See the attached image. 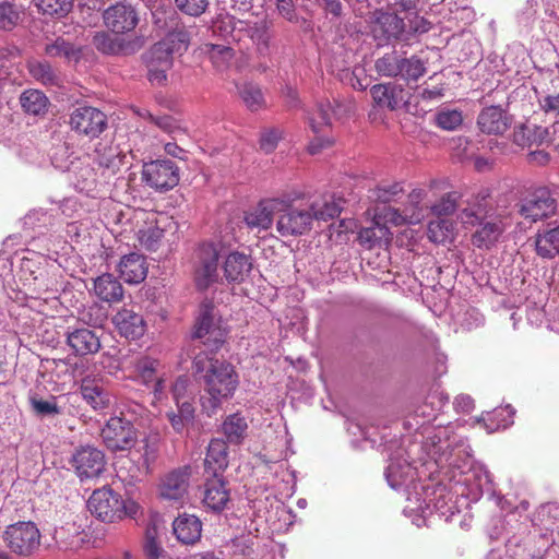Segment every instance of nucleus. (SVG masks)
<instances>
[{
    "label": "nucleus",
    "mask_w": 559,
    "mask_h": 559,
    "mask_svg": "<svg viewBox=\"0 0 559 559\" xmlns=\"http://www.w3.org/2000/svg\"><path fill=\"white\" fill-rule=\"evenodd\" d=\"M278 14L288 22L298 20L296 0H274Z\"/></svg>",
    "instance_id": "58"
},
{
    "label": "nucleus",
    "mask_w": 559,
    "mask_h": 559,
    "mask_svg": "<svg viewBox=\"0 0 559 559\" xmlns=\"http://www.w3.org/2000/svg\"><path fill=\"white\" fill-rule=\"evenodd\" d=\"M20 103L26 112L38 116L47 110L48 98L38 90H27L22 93Z\"/></svg>",
    "instance_id": "34"
},
{
    "label": "nucleus",
    "mask_w": 559,
    "mask_h": 559,
    "mask_svg": "<svg viewBox=\"0 0 559 559\" xmlns=\"http://www.w3.org/2000/svg\"><path fill=\"white\" fill-rule=\"evenodd\" d=\"M489 193L487 190H481L477 194L473 195L466 201V203L473 207V210L481 216L483 219L489 218L491 207L489 206Z\"/></svg>",
    "instance_id": "51"
},
{
    "label": "nucleus",
    "mask_w": 559,
    "mask_h": 559,
    "mask_svg": "<svg viewBox=\"0 0 559 559\" xmlns=\"http://www.w3.org/2000/svg\"><path fill=\"white\" fill-rule=\"evenodd\" d=\"M386 231L384 227L366 228L360 233L359 237L362 243H368L369 248H371L385 236Z\"/></svg>",
    "instance_id": "60"
},
{
    "label": "nucleus",
    "mask_w": 559,
    "mask_h": 559,
    "mask_svg": "<svg viewBox=\"0 0 559 559\" xmlns=\"http://www.w3.org/2000/svg\"><path fill=\"white\" fill-rule=\"evenodd\" d=\"M21 19V12L13 3L8 1L0 3V28L3 31L13 29Z\"/></svg>",
    "instance_id": "46"
},
{
    "label": "nucleus",
    "mask_w": 559,
    "mask_h": 559,
    "mask_svg": "<svg viewBox=\"0 0 559 559\" xmlns=\"http://www.w3.org/2000/svg\"><path fill=\"white\" fill-rule=\"evenodd\" d=\"M453 225L448 219L439 218L431 221L428 225V237L431 241L442 243L452 234Z\"/></svg>",
    "instance_id": "45"
},
{
    "label": "nucleus",
    "mask_w": 559,
    "mask_h": 559,
    "mask_svg": "<svg viewBox=\"0 0 559 559\" xmlns=\"http://www.w3.org/2000/svg\"><path fill=\"white\" fill-rule=\"evenodd\" d=\"M173 531L182 544H194L201 537L202 523L195 515H179L173 523Z\"/></svg>",
    "instance_id": "25"
},
{
    "label": "nucleus",
    "mask_w": 559,
    "mask_h": 559,
    "mask_svg": "<svg viewBox=\"0 0 559 559\" xmlns=\"http://www.w3.org/2000/svg\"><path fill=\"white\" fill-rule=\"evenodd\" d=\"M72 461L79 477L82 479L97 477L105 467L103 452L92 447L78 450Z\"/></svg>",
    "instance_id": "18"
},
{
    "label": "nucleus",
    "mask_w": 559,
    "mask_h": 559,
    "mask_svg": "<svg viewBox=\"0 0 559 559\" xmlns=\"http://www.w3.org/2000/svg\"><path fill=\"white\" fill-rule=\"evenodd\" d=\"M130 152L129 145L126 143L122 144L118 142L115 147H109V157H107V169L112 168V171L116 173L119 170L120 166H127V153Z\"/></svg>",
    "instance_id": "49"
},
{
    "label": "nucleus",
    "mask_w": 559,
    "mask_h": 559,
    "mask_svg": "<svg viewBox=\"0 0 559 559\" xmlns=\"http://www.w3.org/2000/svg\"><path fill=\"white\" fill-rule=\"evenodd\" d=\"M68 147L66 145H60L56 147L55 152L51 155L52 165L62 171L70 170V166L72 162L68 160L69 156Z\"/></svg>",
    "instance_id": "59"
},
{
    "label": "nucleus",
    "mask_w": 559,
    "mask_h": 559,
    "mask_svg": "<svg viewBox=\"0 0 559 559\" xmlns=\"http://www.w3.org/2000/svg\"><path fill=\"white\" fill-rule=\"evenodd\" d=\"M28 70L33 78L44 84H52L55 82V73L51 66L46 61H31Z\"/></svg>",
    "instance_id": "48"
},
{
    "label": "nucleus",
    "mask_w": 559,
    "mask_h": 559,
    "mask_svg": "<svg viewBox=\"0 0 559 559\" xmlns=\"http://www.w3.org/2000/svg\"><path fill=\"white\" fill-rule=\"evenodd\" d=\"M228 466V447L223 439H212L204 459V489H223L226 486L224 472Z\"/></svg>",
    "instance_id": "6"
},
{
    "label": "nucleus",
    "mask_w": 559,
    "mask_h": 559,
    "mask_svg": "<svg viewBox=\"0 0 559 559\" xmlns=\"http://www.w3.org/2000/svg\"><path fill=\"white\" fill-rule=\"evenodd\" d=\"M374 70L380 76H400L407 83L417 82L427 71L425 62L417 56L406 58L395 49L379 57L374 61Z\"/></svg>",
    "instance_id": "5"
},
{
    "label": "nucleus",
    "mask_w": 559,
    "mask_h": 559,
    "mask_svg": "<svg viewBox=\"0 0 559 559\" xmlns=\"http://www.w3.org/2000/svg\"><path fill=\"white\" fill-rule=\"evenodd\" d=\"M282 136L283 131L278 128L263 129L260 135V148L266 154L273 152Z\"/></svg>",
    "instance_id": "52"
},
{
    "label": "nucleus",
    "mask_w": 559,
    "mask_h": 559,
    "mask_svg": "<svg viewBox=\"0 0 559 559\" xmlns=\"http://www.w3.org/2000/svg\"><path fill=\"white\" fill-rule=\"evenodd\" d=\"M118 271L120 278L126 283L139 284L147 274L145 259L139 253L124 254L118 264Z\"/></svg>",
    "instance_id": "23"
},
{
    "label": "nucleus",
    "mask_w": 559,
    "mask_h": 559,
    "mask_svg": "<svg viewBox=\"0 0 559 559\" xmlns=\"http://www.w3.org/2000/svg\"><path fill=\"white\" fill-rule=\"evenodd\" d=\"M68 345L78 355L96 353L100 348V338L88 329H79L68 334Z\"/></svg>",
    "instance_id": "26"
},
{
    "label": "nucleus",
    "mask_w": 559,
    "mask_h": 559,
    "mask_svg": "<svg viewBox=\"0 0 559 559\" xmlns=\"http://www.w3.org/2000/svg\"><path fill=\"white\" fill-rule=\"evenodd\" d=\"M203 50L209 56L213 66L218 70L225 69L234 58V49L228 45L205 44Z\"/></svg>",
    "instance_id": "38"
},
{
    "label": "nucleus",
    "mask_w": 559,
    "mask_h": 559,
    "mask_svg": "<svg viewBox=\"0 0 559 559\" xmlns=\"http://www.w3.org/2000/svg\"><path fill=\"white\" fill-rule=\"evenodd\" d=\"M147 117L152 123H154L157 128L166 133L174 134L175 132L180 131L176 120L170 116H154L151 112H147Z\"/></svg>",
    "instance_id": "57"
},
{
    "label": "nucleus",
    "mask_w": 559,
    "mask_h": 559,
    "mask_svg": "<svg viewBox=\"0 0 559 559\" xmlns=\"http://www.w3.org/2000/svg\"><path fill=\"white\" fill-rule=\"evenodd\" d=\"M239 96L246 107L251 111H258L265 107V99L261 87L253 83H245L239 87Z\"/></svg>",
    "instance_id": "37"
},
{
    "label": "nucleus",
    "mask_w": 559,
    "mask_h": 559,
    "mask_svg": "<svg viewBox=\"0 0 559 559\" xmlns=\"http://www.w3.org/2000/svg\"><path fill=\"white\" fill-rule=\"evenodd\" d=\"M80 13L83 21L88 26H97L105 22V1L104 0H80Z\"/></svg>",
    "instance_id": "33"
},
{
    "label": "nucleus",
    "mask_w": 559,
    "mask_h": 559,
    "mask_svg": "<svg viewBox=\"0 0 559 559\" xmlns=\"http://www.w3.org/2000/svg\"><path fill=\"white\" fill-rule=\"evenodd\" d=\"M164 520L157 512H151L144 533V540L158 539L159 530L164 527Z\"/></svg>",
    "instance_id": "56"
},
{
    "label": "nucleus",
    "mask_w": 559,
    "mask_h": 559,
    "mask_svg": "<svg viewBox=\"0 0 559 559\" xmlns=\"http://www.w3.org/2000/svg\"><path fill=\"white\" fill-rule=\"evenodd\" d=\"M160 41L169 48L173 55L182 53L189 47L190 33L185 28H177L169 32Z\"/></svg>",
    "instance_id": "42"
},
{
    "label": "nucleus",
    "mask_w": 559,
    "mask_h": 559,
    "mask_svg": "<svg viewBox=\"0 0 559 559\" xmlns=\"http://www.w3.org/2000/svg\"><path fill=\"white\" fill-rule=\"evenodd\" d=\"M248 424L240 414H231L222 424V432L228 443L240 444L247 436Z\"/></svg>",
    "instance_id": "32"
},
{
    "label": "nucleus",
    "mask_w": 559,
    "mask_h": 559,
    "mask_svg": "<svg viewBox=\"0 0 559 559\" xmlns=\"http://www.w3.org/2000/svg\"><path fill=\"white\" fill-rule=\"evenodd\" d=\"M229 502V491H204L203 503L213 512L223 511Z\"/></svg>",
    "instance_id": "50"
},
{
    "label": "nucleus",
    "mask_w": 559,
    "mask_h": 559,
    "mask_svg": "<svg viewBox=\"0 0 559 559\" xmlns=\"http://www.w3.org/2000/svg\"><path fill=\"white\" fill-rule=\"evenodd\" d=\"M173 52L162 41L156 43L145 53L144 59L146 64H155L164 69H171L173 67Z\"/></svg>",
    "instance_id": "41"
},
{
    "label": "nucleus",
    "mask_w": 559,
    "mask_h": 559,
    "mask_svg": "<svg viewBox=\"0 0 559 559\" xmlns=\"http://www.w3.org/2000/svg\"><path fill=\"white\" fill-rule=\"evenodd\" d=\"M86 508L96 519L103 520L105 514V491H92Z\"/></svg>",
    "instance_id": "53"
},
{
    "label": "nucleus",
    "mask_w": 559,
    "mask_h": 559,
    "mask_svg": "<svg viewBox=\"0 0 559 559\" xmlns=\"http://www.w3.org/2000/svg\"><path fill=\"white\" fill-rule=\"evenodd\" d=\"M136 369L139 371V377L141 378L144 384H150L154 382V392L155 394H160L165 388L163 380L155 381V369L156 361L151 359H142L139 361Z\"/></svg>",
    "instance_id": "43"
},
{
    "label": "nucleus",
    "mask_w": 559,
    "mask_h": 559,
    "mask_svg": "<svg viewBox=\"0 0 559 559\" xmlns=\"http://www.w3.org/2000/svg\"><path fill=\"white\" fill-rule=\"evenodd\" d=\"M514 141L520 145H544L554 142L548 127L537 124H524L514 133Z\"/></svg>",
    "instance_id": "27"
},
{
    "label": "nucleus",
    "mask_w": 559,
    "mask_h": 559,
    "mask_svg": "<svg viewBox=\"0 0 559 559\" xmlns=\"http://www.w3.org/2000/svg\"><path fill=\"white\" fill-rule=\"evenodd\" d=\"M175 9L190 17H200L210 7V0H174Z\"/></svg>",
    "instance_id": "44"
},
{
    "label": "nucleus",
    "mask_w": 559,
    "mask_h": 559,
    "mask_svg": "<svg viewBox=\"0 0 559 559\" xmlns=\"http://www.w3.org/2000/svg\"><path fill=\"white\" fill-rule=\"evenodd\" d=\"M215 306L211 299H204L200 305L193 337L202 340V344L211 352L216 350L225 342L224 331L215 322Z\"/></svg>",
    "instance_id": "10"
},
{
    "label": "nucleus",
    "mask_w": 559,
    "mask_h": 559,
    "mask_svg": "<svg viewBox=\"0 0 559 559\" xmlns=\"http://www.w3.org/2000/svg\"><path fill=\"white\" fill-rule=\"evenodd\" d=\"M134 8L127 2H119L107 9V55H132L144 46V39L131 33L138 24Z\"/></svg>",
    "instance_id": "3"
},
{
    "label": "nucleus",
    "mask_w": 559,
    "mask_h": 559,
    "mask_svg": "<svg viewBox=\"0 0 559 559\" xmlns=\"http://www.w3.org/2000/svg\"><path fill=\"white\" fill-rule=\"evenodd\" d=\"M219 251L216 245L204 242L195 251L194 283L199 290H206L221 280Z\"/></svg>",
    "instance_id": "7"
},
{
    "label": "nucleus",
    "mask_w": 559,
    "mask_h": 559,
    "mask_svg": "<svg viewBox=\"0 0 559 559\" xmlns=\"http://www.w3.org/2000/svg\"><path fill=\"white\" fill-rule=\"evenodd\" d=\"M81 392L83 399L94 409L103 411L105 408V381L103 378L86 377L82 381Z\"/></svg>",
    "instance_id": "30"
},
{
    "label": "nucleus",
    "mask_w": 559,
    "mask_h": 559,
    "mask_svg": "<svg viewBox=\"0 0 559 559\" xmlns=\"http://www.w3.org/2000/svg\"><path fill=\"white\" fill-rule=\"evenodd\" d=\"M421 449L427 457H420L421 466L429 471V476L444 466L461 467L472 456V449L462 438L453 441H442L440 437L433 436L426 439Z\"/></svg>",
    "instance_id": "4"
},
{
    "label": "nucleus",
    "mask_w": 559,
    "mask_h": 559,
    "mask_svg": "<svg viewBox=\"0 0 559 559\" xmlns=\"http://www.w3.org/2000/svg\"><path fill=\"white\" fill-rule=\"evenodd\" d=\"M461 199V193L451 191L443 194L436 203L426 205L430 209L431 213L437 217L448 216L453 214L457 209V202Z\"/></svg>",
    "instance_id": "40"
},
{
    "label": "nucleus",
    "mask_w": 559,
    "mask_h": 559,
    "mask_svg": "<svg viewBox=\"0 0 559 559\" xmlns=\"http://www.w3.org/2000/svg\"><path fill=\"white\" fill-rule=\"evenodd\" d=\"M477 225L478 228L472 236L473 243L478 248H489L498 241L509 223L507 217L492 213L489 218L483 219Z\"/></svg>",
    "instance_id": "19"
},
{
    "label": "nucleus",
    "mask_w": 559,
    "mask_h": 559,
    "mask_svg": "<svg viewBox=\"0 0 559 559\" xmlns=\"http://www.w3.org/2000/svg\"><path fill=\"white\" fill-rule=\"evenodd\" d=\"M283 205L276 212V229L283 237L300 236L308 233L312 225V215L308 209L294 207L290 199H281Z\"/></svg>",
    "instance_id": "9"
},
{
    "label": "nucleus",
    "mask_w": 559,
    "mask_h": 559,
    "mask_svg": "<svg viewBox=\"0 0 559 559\" xmlns=\"http://www.w3.org/2000/svg\"><path fill=\"white\" fill-rule=\"evenodd\" d=\"M34 412L40 416H48L59 413V408L55 400H41L37 397L31 399Z\"/></svg>",
    "instance_id": "55"
},
{
    "label": "nucleus",
    "mask_w": 559,
    "mask_h": 559,
    "mask_svg": "<svg viewBox=\"0 0 559 559\" xmlns=\"http://www.w3.org/2000/svg\"><path fill=\"white\" fill-rule=\"evenodd\" d=\"M456 485H464L467 489H488L492 485L490 473L483 467L469 469L463 480H457Z\"/></svg>",
    "instance_id": "39"
},
{
    "label": "nucleus",
    "mask_w": 559,
    "mask_h": 559,
    "mask_svg": "<svg viewBox=\"0 0 559 559\" xmlns=\"http://www.w3.org/2000/svg\"><path fill=\"white\" fill-rule=\"evenodd\" d=\"M70 124L75 131L95 138L103 131L105 115L94 107L82 106L71 114Z\"/></svg>",
    "instance_id": "17"
},
{
    "label": "nucleus",
    "mask_w": 559,
    "mask_h": 559,
    "mask_svg": "<svg viewBox=\"0 0 559 559\" xmlns=\"http://www.w3.org/2000/svg\"><path fill=\"white\" fill-rule=\"evenodd\" d=\"M403 192L402 183L394 182L391 185L379 186L374 192L377 200L383 203L391 202L394 197Z\"/></svg>",
    "instance_id": "54"
},
{
    "label": "nucleus",
    "mask_w": 559,
    "mask_h": 559,
    "mask_svg": "<svg viewBox=\"0 0 559 559\" xmlns=\"http://www.w3.org/2000/svg\"><path fill=\"white\" fill-rule=\"evenodd\" d=\"M538 103L546 114H551L555 118H559V94L542 96Z\"/></svg>",
    "instance_id": "61"
},
{
    "label": "nucleus",
    "mask_w": 559,
    "mask_h": 559,
    "mask_svg": "<svg viewBox=\"0 0 559 559\" xmlns=\"http://www.w3.org/2000/svg\"><path fill=\"white\" fill-rule=\"evenodd\" d=\"M145 460L153 459L158 450L159 435L151 433L142 440Z\"/></svg>",
    "instance_id": "64"
},
{
    "label": "nucleus",
    "mask_w": 559,
    "mask_h": 559,
    "mask_svg": "<svg viewBox=\"0 0 559 559\" xmlns=\"http://www.w3.org/2000/svg\"><path fill=\"white\" fill-rule=\"evenodd\" d=\"M555 199L546 188H538L526 197L520 205V214L526 219L537 222L554 214Z\"/></svg>",
    "instance_id": "14"
},
{
    "label": "nucleus",
    "mask_w": 559,
    "mask_h": 559,
    "mask_svg": "<svg viewBox=\"0 0 559 559\" xmlns=\"http://www.w3.org/2000/svg\"><path fill=\"white\" fill-rule=\"evenodd\" d=\"M536 253L543 259H552L559 254V227H555L535 236Z\"/></svg>",
    "instance_id": "31"
},
{
    "label": "nucleus",
    "mask_w": 559,
    "mask_h": 559,
    "mask_svg": "<svg viewBox=\"0 0 559 559\" xmlns=\"http://www.w3.org/2000/svg\"><path fill=\"white\" fill-rule=\"evenodd\" d=\"M436 122L441 129L452 131L462 124L463 116L456 109H445L436 115Z\"/></svg>",
    "instance_id": "47"
},
{
    "label": "nucleus",
    "mask_w": 559,
    "mask_h": 559,
    "mask_svg": "<svg viewBox=\"0 0 559 559\" xmlns=\"http://www.w3.org/2000/svg\"><path fill=\"white\" fill-rule=\"evenodd\" d=\"M3 540L11 551L20 556H29L39 547L40 533L31 521L17 522L5 528Z\"/></svg>",
    "instance_id": "12"
},
{
    "label": "nucleus",
    "mask_w": 559,
    "mask_h": 559,
    "mask_svg": "<svg viewBox=\"0 0 559 559\" xmlns=\"http://www.w3.org/2000/svg\"><path fill=\"white\" fill-rule=\"evenodd\" d=\"M281 198L261 201L255 207L245 213V223L251 229L266 230L272 226L273 215L281 210Z\"/></svg>",
    "instance_id": "20"
},
{
    "label": "nucleus",
    "mask_w": 559,
    "mask_h": 559,
    "mask_svg": "<svg viewBox=\"0 0 559 559\" xmlns=\"http://www.w3.org/2000/svg\"><path fill=\"white\" fill-rule=\"evenodd\" d=\"M477 126L487 134H503L511 126V119L500 106L485 107L478 115Z\"/></svg>",
    "instance_id": "22"
},
{
    "label": "nucleus",
    "mask_w": 559,
    "mask_h": 559,
    "mask_svg": "<svg viewBox=\"0 0 559 559\" xmlns=\"http://www.w3.org/2000/svg\"><path fill=\"white\" fill-rule=\"evenodd\" d=\"M224 275L228 282L240 283L245 281L246 276L252 269V261L250 255L233 251L224 262Z\"/></svg>",
    "instance_id": "24"
},
{
    "label": "nucleus",
    "mask_w": 559,
    "mask_h": 559,
    "mask_svg": "<svg viewBox=\"0 0 559 559\" xmlns=\"http://www.w3.org/2000/svg\"><path fill=\"white\" fill-rule=\"evenodd\" d=\"M112 324L121 336L131 340L143 336L146 330L143 317L132 309L118 311L112 317Z\"/></svg>",
    "instance_id": "21"
},
{
    "label": "nucleus",
    "mask_w": 559,
    "mask_h": 559,
    "mask_svg": "<svg viewBox=\"0 0 559 559\" xmlns=\"http://www.w3.org/2000/svg\"><path fill=\"white\" fill-rule=\"evenodd\" d=\"M136 436L130 419L121 416H112L107 420V450L123 451L131 449Z\"/></svg>",
    "instance_id": "15"
},
{
    "label": "nucleus",
    "mask_w": 559,
    "mask_h": 559,
    "mask_svg": "<svg viewBox=\"0 0 559 559\" xmlns=\"http://www.w3.org/2000/svg\"><path fill=\"white\" fill-rule=\"evenodd\" d=\"M194 468L190 465L178 467L166 474L163 479V489H181L191 485Z\"/></svg>",
    "instance_id": "35"
},
{
    "label": "nucleus",
    "mask_w": 559,
    "mask_h": 559,
    "mask_svg": "<svg viewBox=\"0 0 559 559\" xmlns=\"http://www.w3.org/2000/svg\"><path fill=\"white\" fill-rule=\"evenodd\" d=\"M169 218L144 210H134L116 202L107 204V230L116 242L129 245L134 235L142 248L156 251L164 238Z\"/></svg>",
    "instance_id": "1"
},
{
    "label": "nucleus",
    "mask_w": 559,
    "mask_h": 559,
    "mask_svg": "<svg viewBox=\"0 0 559 559\" xmlns=\"http://www.w3.org/2000/svg\"><path fill=\"white\" fill-rule=\"evenodd\" d=\"M369 24L372 37L379 46L408 39L405 36L404 21L395 13L377 9L370 13Z\"/></svg>",
    "instance_id": "8"
},
{
    "label": "nucleus",
    "mask_w": 559,
    "mask_h": 559,
    "mask_svg": "<svg viewBox=\"0 0 559 559\" xmlns=\"http://www.w3.org/2000/svg\"><path fill=\"white\" fill-rule=\"evenodd\" d=\"M350 102L334 99L333 104L326 99L318 102L313 112L308 114L309 127L314 134L323 131V128L332 124V118L342 119L349 116L352 111Z\"/></svg>",
    "instance_id": "13"
},
{
    "label": "nucleus",
    "mask_w": 559,
    "mask_h": 559,
    "mask_svg": "<svg viewBox=\"0 0 559 559\" xmlns=\"http://www.w3.org/2000/svg\"><path fill=\"white\" fill-rule=\"evenodd\" d=\"M342 199H335L334 195L325 194L318 199H316L309 205V211L312 215V221H323L326 222L329 219H333L336 217L342 211Z\"/></svg>",
    "instance_id": "29"
},
{
    "label": "nucleus",
    "mask_w": 559,
    "mask_h": 559,
    "mask_svg": "<svg viewBox=\"0 0 559 559\" xmlns=\"http://www.w3.org/2000/svg\"><path fill=\"white\" fill-rule=\"evenodd\" d=\"M45 53L53 58H63L70 64H76L82 59L84 49L63 37H58L51 44L46 45Z\"/></svg>",
    "instance_id": "28"
},
{
    "label": "nucleus",
    "mask_w": 559,
    "mask_h": 559,
    "mask_svg": "<svg viewBox=\"0 0 559 559\" xmlns=\"http://www.w3.org/2000/svg\"><path fill=\"white\" fill-rule=\"evenodd\" d=\"M179 179V168L170 159L151 160L142 167L143 182L158 192L171 190L178 185Z\"/></svg>",
    "instance_id": "11"
},
{
    "label": "nucleus",
    "mask_w": 559,
    "mask_h": 559,
    "mask_svg": "<svg viewBox=\"0 0 559 559\" xmlns=\"http://www.w3.org/2000/svg\"><path fill=\"white\" fill-rule=\"evenodd\" d=\"M374 105L391 111L397 110L408 103V93L396 82L374 84L370 88Z\"/></svg>",
    "instance_id": "16"
},
{
    "label": "nucleus",
    "mask_w": 559,
    "mask_h": 559,
    "mask_svg": "<svg viewBox=\"0 0 559 559\" xmlns=\"http://www.w3.org/2000/svg\"><path fill=\"white\" fill-rule=\"evenodd\" d=\"M189 385L190 379L187 376H180L175 380L171 385V393L176 403L186 397Z\"/></svg>",
    "instance_id": "62"
},
{
    "label": "nucleus",
    "mask_w": 559,
    "mask_h": 559,
    "mask_svg": "<svg viewBox=\"0 0 559 559\" xmlns=\"http://www.w3.org/2000/svg\"><path fill=\"white\" fill-rule=\"evenodd\" d=\"M35 7L45 15L61 19L73 9V0H34Z\"/></svg>",
    "instance_id": "36"
},
{
    "label": "nucleus",
    "mask_w": 559,
    "mask_h": 559,
    "mask_svg": "<svg viewBox=\"0 0 559 559\" xmlns=\"http://www.w3.org/2000/svg\"><path fill=\"white\" fill-rule=\"evenodd\" d=\"M457 217L466 227H474L483 221L481 216H479L467 203L466 206L460 211Z\"/></svg>",
    "instance_id": "63"
},
{
    "label": "nucleus",
    "mask_w": 559,
    "mask_h": 559,
    "mask_svg": "<svg viewBox=\"0 0 559 559\" xmlns=\"http://www.w3.org/2000/svg\"><path fill=\"white\" fill-rule=\"evenodd\" d=\"M192 370L205 392L200 399L202 409L212 416L233 397L239 383L238 374L231 364L209 357L203 350L195 354Z\"/></svg>",
    "instance_id": "2"
}]
</instances>
